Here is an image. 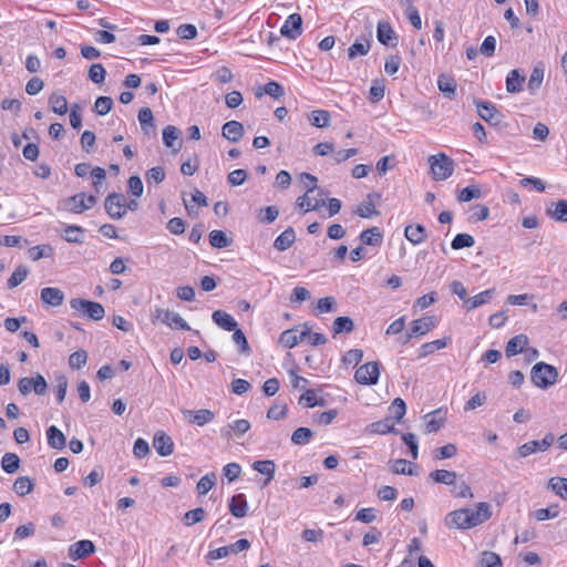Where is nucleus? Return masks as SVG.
<instances>
[{
	"mask_svg": "<svg viewBox=\"0 0 567 567\" xmlns=\"http://www.w3.org/2000/svg\"><path fill=\"white\" fill-rule=\"evenodd\" d=\"M492 515L491 505L481 502L475 509L461 508L449 513L445 516V525L450 528L468 529L483 524Z\"/></svg>",
	"mask_w": 567,
	"mask_h": 567,
	"instance_id": "1",
	"label": "nucleus"
},
{
	"mask_svg": "<svg viewBox=\"0 0 567 567\" xmlns=\"http://www.w3.org/2000/svg\"><path fill=\"white\" fill-rule=\"evenodd\" d=\"M96 202V196H86L84 193H79L60 200L59 209L73 214H82L83 212L92 208Z\"/></svg>",
	"mask_w": 567,
	"mask_h": 567,
	"instance_id": "2",
	"label": "nucleus"
},
{
	"mask_svg": "<svg viewBox=\"0 0 567 567\" xmlns=\"http://www.w3.org/2000/svg\"><path fill=\"white\" fill-rule=\"evenodd\" d=\"M558 378V371L555 367L537 362L530 371V379L535 386L546 389L553 385Z\"/></svg>",
	"mask_w": 567,
	"mask_h": 567,
	"instance_id": "3",
	"label": "nucleus"
},
{
	"mask_svg": "<svg viewBox=\"0 0 567 567\" xmlns=\"http://www.w3.org/2000/svg\"><path fill=\"white\" fill-rule=\"evenodd\" d=\"M429 163L434 181H445L454 172V162L444 153L430 156Z\"/></svg>",
	"mask_w": 567,
	"mask_h": 567,
	"instance_id": "4",
	"label": "nucleus"
},
{
	"mask_svg": "<svg viewBox=\"0 0 567 567\" xmlns=\"http://www.w3.org/2000/svg\"><path fill=\"white\" fill-rule=\"evenodd\" d=\"M300 177L301 181L305 183L306 181H310L311 186L307 188V192L302 196L297 198V207L303 209L305 212L319 209L321 206L324 205V200L321 198H313L315 202L312 203V198L310 197V194H312L317 189V177L309 173H302Z\"/></svg>",
	"mask_w": 567,
	"mask_h": 567,
	"instance_id": "5",
	"label": "nucleus"
},
{
	"mask_svg": "<svg viewBox=\"0 0 567 567\" xmlns=\"http://www.w3.org/2000/svg\"><path fill=\"white\" fill-rule=\"evenodd\" d=\"M70 306L72 309L82 312L84 316L94 321L103 319L105 315L104 307L95 301H90L81 298H73L70 300Z\"/></svg>",
	"mask_w": 567,
	"mask_h": 567,
	"instance_id": "6",
	"label": "nucleus"
},
{
	"mask_svg": "<svg viewBox=\"0 0 567 567\" xmlns=\"http://www.w3.org/2000/svg\"><path fill=\"white\" fill-rule=\"evenodd\" d=\"M152 319L153 321L159 320L172 329L190 330V327L184 318L179 313L171 310L156 307L152 312Z\"/></svg>",
	"mask_w": 567,
	"mask_h": 567,
	"instance_id": "7",
	"label": "nucleus"
},
{
	"mask_svg": "<svg viewBox=\"0 0 567 567\" xmlns=\"http://www.w3.org/2000/svg\"><path fill=\"white\" fill-rule=\"evenodd\" d=\"M380 377V367L375 361L367 362L357 369L354 379L359 384L372 385L375 384Z\"/></svg>",
	"mask_w": 567,
	"mask_h": 567,
	"instance_id": "8",
	"label": "nucleus"
},
{
	"mask_svg": "<svg viewBox=\"0 0 567 567\" xmlns=\"http://www.w3.org/2000/svg\"><path fill=\"white\" fill-rule=\"evenodd\" d=\"M104 208L113 219H121L125 216V197L120 193H111L106 196Z\"/></svg>",
	"mask_w": 567,
	"mask_h": 567,
	"instance_id": "9",
	"label": "nucleus"
},
{
	"mask_svg": "<svg viewBox=\"0 0 567 567\" xmlns=\"http://www.w3.org/2000/svg\"><path fill=\"white\" fill-rule=\"evenodd\" d=\"M302 329L298 333V327L293 329H288L284 331L279 337V342L288 349L296 347L300 341H303L307 336L310 333L311 326L308 322H305L300 326Z\"/></svg>",
	"mask_w": 567,
	"mask_h": 567,
	"instance_id": "10",
	"label": "nucleus"
},
{
	"mask_svg": "<svg viewBox=\"0 0 567 567\" xmlns=\"http://www.w3.org/2000/svg\"><path fill=\"white\" fill-rule=\"evenodd\" d=\"M250 547V543L246 538L238 539L231 545L223 546L217 549L210 550L206 558L208 561L210 560H217L224 557L229 556L230 554H238L243 550H246Z\"/></svg>",
	"mask_w": 567,
	"mask_h": 567,
	"instance_id": "11",
	"label": "nucleus"
},
{
	"mask_svg": "<svg viewBox=\"0 0 567 567\" xmlns=\"http://www.w3.org/2000/svg\"><path fill=\"white\" fill-rule=\"evenodd\" d=\"M302 33V18L299 13H291L280 28V35L296 40Z\"/></svg>",
	"mask_w": 567,
	"mask_h": 567,
	"instance_id": "12",
	"label": "nucleus"
},
{
	"mask_svg": "<svg viewBox=\"0 0 567 567\" xmlns=\"http://www.w3.org/2000/svg\"><path fill=\"white\" fill-rule=\"evenodd\" d=\"M555 436L553 433H547L540 441H529L518 449L520 457H526L538 451H546L554 443Z\"/></svg>",
	"mask_w": 567,
	"mask_h": 567,
	"instance_id": "13",
	"label": "nucleus"
},
{
	"mask_svg": "<svg viewBox=\"0 0 567 567\" xmlns=\"http://www.w3.org/2000/svg\"><path fill=\"white\" fill-rule=\"evenodd\" d=\"M95 553V545L89 539L79 540L69 548V556L73 560L83 559Z\"/></svg>",
	"mask_w": 567,
	"mask_h": 567,
	"instance_id": "14",
	"label": "nucleus"
},
{
	"mask_svg": "<svg viewBox=\"0 0 567 567\" xmlns=\"http://www.w3.org/2000/svg\"><path fill=\"white\" fill-rule=\"evenodd\" d=\"M182 132L174 125H167L163 130V143L166 147L172 148L174 153H177L182 148Z\"/></svg>",
	"mask_w": 567,
	"mask_h": 567,
	"instance_id": "15",
	"label": "nucleus"
},
{
	"mask_svg": "<svg viewBox=\"0 0 567 567\" xmlns=\"http://www.w3.org/2000/svg\"><path fill=\"white\" fill-rule=\"evenodd\" d=\"M153 446L161 456H169L174 452V442L169 435L163 431L155 433Z\"/></svg>",
	"mask_w": 567,
	"mask_h": 567,
	"instance_id": "16",
	"label": "nucleus"
},
{
	"mask_svg": "<svg viewBox=\"0 0 567 567\" xmlns=\"http://www.w3.org/2000/svg\"><path fill=\"white\" fill-rule=\"evenodd\" d=\"M476 109L478 115L489 124H498L501 122L502 114L497 111L495 105L491 102H476Z\"/></svg>",
	"mask_w": 567,
	"mask_h": 567,
	"instance_id": "17",
	"label": "nucleus"
},
{
	"mask_svg": "<svg viewBox=\"0 0 567 567\" xmlns=\"http://www.w3.org/2000/svg\"><path fill=\"white\" fill-rule=\"evenodd\" d=\"M425 432L434 433L437 432L446 421V412L442 409H437L424 415Z\"/></svg>",
	"mask_w": 567,
	"mask_h": 567,
	"instance_id": "18",
	"label": "nucleus"
},
{
	"mask_svg": "<svg viewBox=\"0 0 567 567\" xmlns=\"http://www.w3.org/2000/svg\"><path fill=\"white\" fill-rule=\"evenodd\" d=\"M184 416L188 420L189 423L203 426L209 422H212L215 417L213 411L208 409L200 410H183Z\"/></svg>",
	"mask_w": 567,
	"mask_h": 567,
	"instance_id": "19",
	"label": "nucleus"
},
{
	"mask_svg": "<svg viewBox=\"0 0 567 567\" xmlns=\"http://www.w3.org/2000/svg\"><path fill=\"white\" fill-rule=\"evenodd\" d=\"M377 39L380 43L391 47H395L398 41V37L391 24L385 21H379L377 27Z\"/></svg>",
	"mask_w": 567,
	"mask_h": 567,
	"instance_id": "20",
	"label": "nucleus"
},
{
	"mask_svg": "<svg viewBox=\"0 0 567 567\" xmlns=\"http://www.w3.org/2000/svg\"><path fill=\"white\" fill-rule=\"evenodd\" d=\"M41 301L50 307H59L64 301V292L60 288L47 287L41 290Z\"/></svg>",
	"mask_w": 567,
	"mask_h": 567,
	"instance_id": "21",
	"label": "nucleus"
},
{
	"mask_svg": "<svg viewBox=\"0 0 567 567\" xmlns=\"http://www.w3.org/2000/svg\"><path fill=\"white\" fill-rule=\"evenodd\" d=\"M221 135L231 143H237L244 136V126L238 121L226 122L221 127Z\"/></svg>",
	"mask_w": 567,
	"mask_h": 567,
	"instance_id": "22",
	"label": "nucleus"
},
{
	"mask_svg": "<svg viewBox=\"0 0 567 567\" xmlns=\"http://www.w3.org/2000/svg\"><path fill=\"white\" fill-rule=\"evenodd\" d=\"M435 327L433 317H424L413 320L410 327V337L424 336Z\"/></svg>",
	"mask_w": 567,
	"mask_h": 567,
	"instance_id": "23",
	"label": "nucleus"
},
{
	"mask_svg": "<svg viewBox=\"0 0 567 567\" xmlns=\"http://www.w3.org/2000/svg\"><path fill=\"white\" fill-rule=\"evenodd\" d=\"M229 511L236 518H243L247 514V499L244 494L234 495L229 501Z\"/></svg>",
	"mask_w": 567,
	"mask_h": 567,
	"instance_id": "24",
	"label": "nucleus"
},
{
	"mask_svg": "<svg viewBox=\"0 0 567 567\" xmlns=\"http://www.w3.org/2000/svg\"><path fill=\"white\" fill-rule=\"evenodd\" d=\"M525 80V75L519 70H512L506 76V91L512 94L520 92Z\"/></svg>",
	"mask_w": 567,
	"mask_h": 567,
	"instance_id": "25",
	"label": "nucleus"
},
{
	"mask_svg": "<svg viewBox=\"0 0 567 567\" xmlns=\"http://www.w3.org/2000/svg\"><path fill=\"white\" fill-rule=\"evenodd\" d=\"M296 241V233L292 227L285 229L274 241V247L278 251L289 249Z\"/></svg>",
	"mask_w": 567,
	"mask_h": 567,
	"instance_id": "26",
	"label": "nucleus"
},
{
	"mask_svg": "<svg viewBox=\"0 0 567 567\" xmlns=\"http://www.w3.org/2000/svg\"><path fill=\"white\" fill-rule=\"evenodd\" d=\"M212 319L219 328L226 331L235 330V328L238 326L234 317L223 310L214 311Z\"/></svg>",
	"mask_w": 567,
	"mask_h": 567,
	"instance_id": "27",
	"label": "nucleus"
},
{
	"mask_svg": "<svg viewBox=\"0 0 567 567\" xmlns=\"http://www.w3.org/2000/svg\"><path fill=\"white\" fill-rule=\"evenodd\" d=\"M404 236L413 245H419L425 240L426 230L421 224L408 225L404 229Z\"/></svg>",
	"mask_w": 567,
	"mask_h": 567,
	"instance_id": "28",
	"label": "nucleus"
},
{
	"mask_svg": "<svg viewBox=\"0 0 567 567\" xmlns=\"http://www.w3.org/2000/svg\"><path fill=\"white\" fill-rule=\"evenodd\" d=\"M250 422L246 419L236 420L227 425L226 429L223 430L224 435L230 437L235 434L237 437L243 436L250 430Z\"/></svg>",
	"mask_w": 567,
	"mask_h": 567,
	"instance_id": "29",
	"label": "nucleus"
},
{
	"mask_svg": "<svg viewBox=\"0 0 567 567\" xmlns=\"http://www.w3.org/2000/svg\"><path fill=\"white\" fill-rule=\"evenodd\" d=\"M138 121L144 134L150 135L155 133L154 116L150 107H142L138 111Z\"/></svg>",
	"mask_w": 567,
	"mask_h": 567,
	"instance_id": "30",
	"label": "nucleus"
},
{
	"mask_svg": "<svg viewBox=\"0 0 567 567\" xmlns=\"http://www.w3.org/2000/svg\"><path fill=\"white\" fill-rule=\"evenodd\" d=\"M495 295V289H487L466 300L465 310L471 311L487 303Z\"/></svg>",
	"mask_w": 567,
	"mask_h": 567,
	"instance_id": "31",
	"label": "nucleus"
},
{
	"mask_svg": "<svg viewBox=\"0 0 567 567\" xmlns=\"http://www.w3.org/2000/svg\"><path fill=\"white\" fill-rule=\"evenodd\" d=\"M47 439L49 446L55 450L64 449L66 443L64 434L55 425L47 430Z\"/></svg>",
	"mask_w": 567,
	"mask_h": 567,
	"instance_id": "32",
	"label": "nucleus"
},
{
	"mask_svg": "<svg viewBox=\"0 0 567 567\" xmlns=\"http://www.w3.org/2000/svg\"><path fill=\"white\" fill-rule=\"evenodd\" d=\"M367 430L369 433L381 435L388 433H396L394 422L391 421V417H385L384 420L373 422L370 425H368Z\"/></svg>",
	"mask_w": 567,
	"mask_h": 567,
	"instance_id": "33",
	"label": "nucleus"
},
{
	"mask_svg": "<svg viewBox=\"0 0 567 567\" xmlns=\"http://www.w3.org/2000/svg\"><path fill=\"white\" fill-rule=\"evenodd\" d=\"M252 468L257 472H259L260 474L262 475H266V480L264 482V485H268L269 482L274 478L275 476V471H276V464L274 461H270V460H266V461H255L252 463Z\"/></svg>",
	"mask_w": 567,
	"mask_h": 567,
	"instance_id": "34",
	"label": "nucleus"
},
{
	"mask_svg": "<svg viewBox=\"0 0 567 567\" xmlns=\"http://www.w3.org/2000/svg\"><path fill=\"white\" fill-rule=\"evenodd\" d=\"M528 343V338L525 334H518L509 339L506 344V355L513 357L522 352L524 347Z\"/></svg>",
	"mask_w": 567,
	"mask_h": 567,
	"instance_id": "35",
	"label": "nucleus"
},
{
	"mask_svg": "<svg viewBox=\"0 0 567 567\" xmlns=\"http://www.w3.org/2000/svg\"><path fill=\"white\" fill-rule=\"evenodd\" d=\"M457 474L447 470H435L430 473V478L435 483L456 485Z\"/></svg>",
	"mask_w": 567,
	"mask_h": 567,
	"instance_id": "36",
	"label": "nucleus"
},
{
	"mask_svg": "<svg viewBox=\"0 0 567 567\" xmlns=\"http://www.w3.org/2000/svg\"><path fill=\"white\" fill-rule=\"evenodd\" d=\"M383 235L378 227H371L360 234V240L367 246H379L382 243Z\"/></svg>",
	"mask_w": 567,
	"mask_h": 567,
	"instance_id": "37",
	"label": "nucleus"
},
{
	"mask_svg": "<svg viewBox=\"0 0 567 567\" xmlns=\"http://www.w3.org/2000/svg\"><path fill=\"white\" fill-rule=\"evenodd\" d=\"M209 244L212 247L223 249L231 245V239L223 230H212L209 233Z\"/></svg>",
	"mask_w": 567,
	"mask_h": 567,
	"instance_id": "38",
	"label": "nucleus"
},
{
	"mask_svg": "<svg viewBox=\"0 0 567 567\" xmlns=\"http://www.w3.org/2000/svg\"><path fill=\"white\" fill-rule=\"evenodd\" d=\"M405 411V402L401 398H396L389 406L390 415L388 417H391V421H393L394 423H399L403 419Z\"/></svg>",
	"mask_w": 567,
	"mask_h": 567,
	"instance_id": "39",
	"label": "nucleus"
},
{
	"mask_svg": "<svg viewBox=\"0 0 567 567\" xmlns=\"http://www.w3.org/2000/svg\"><path fill=\"white\" fill-rule=\"evenodd\" d=\"M354 329L353 320L350 317H338L333 321L332 330H333V337H336L339 333L346 332L350 333Z\"/></svg>",
	"mask_w": 567,
	"mask_h": 567,
	"instance_id": "40",
	"label": "nucleus"
},
{
	"mask_svg": "<svg viewBox=\"0 0 567 567\" xmlns=\"http://www.w3.org/2000/svg\"><path fill=\"white\" fill-rule=\"evenodd\" d=\"M544 80V66L542 64L534 66L527 87L532 94H534L542 85Z\"/></svg>",
	"mask_w": 567,
	"mask_h": 567,
	"instance_id": "41",
	"label": "nucleus"
},
{
	"mask_svg": "<svg viewBox=\"0 0 567 567\" xmlns=\"http://www.w3.org/2000/svg\"><path fill=\"white\" fill-rule=\"evenodd\" d=\"M446 346H447V339H445V338L437 339V340H434L431 342H426V343L422 344L421 348L419 349V357L425 358L429 354H432L435 351L445 348Z\"/></svg>",
	"mask_w": 567,
	"mask_h": 567,
	"instance_id": "42",
	"label": "nucleus"
},
{
	"mask_svg": "<svg viewBox=\"0 0 567 567\" xmlns=\"http://www.w3.org/2000/svg\"><path fill=\"white\" fill-rule=\"evenodd\" d=\"M289 386L293 390H316L315 384H312L308 379H305L298 375L295 371L289 372Z\"/></svg>",
	"mask_w": 567,
	"mask_h": 567,
	"instance_id": "43",
	"label": "nucleus"
},
{
	"mask_svg": "<svg viewBox=\"0 0 567 567\" xmlns=\"http://www.w3.org/2000/svg\"><path fill=\"white\" fill-rule=\"evenodd\" d=\"M547 487L563 499H567V478L551 477L548 481Z\"/></svg>",
	"mask_w": 567,
	"mask_h": 567,
	"instance_id": "44",
	"label": "nucleus"
},
{
	"mask_svg": "<svg viewBox=\"0 0 567 567\" xmlns=\"http://www.w3.org/2000/svg\"><path fill=\"white\" fill-rule=\"evenodd\" d=\"M49 104L51 106L52 112H54L55 114L64 115L68 112V101L63 95L53 93L49 97Z\"/></svg>",
	"mask_w": 567,
	"mask_h": 567,
	"instance_id": "45",
	"label": "nucleus"
},
{
	"mask_svg": "<svg viewBox=\"0 0 567 567\" xmlns=\"http://www.w3.org/2000/svg\"><path fill=\"white\" fill-rule=\"evenodd\" d=\"M370 50V41L367 39H357L354 43L348 49L349 59H354L358 55H365Z\"/></svg>",
	"mask_w": 567,
	"mask_h": 567,
	"instance_id": "46",
	"label": "nucleus"
},
{
	"mask_svg": "<svg viewBox=\"0 0 567 567\" xmlns=\"http://www.w3.org/2000/svg\"><path fill=\"white\" fill-rule=\"evenodd\" d=\"M33 482L29 476H20L13 483V491L19 496H25L33 489Z\"/></svg>",
	"mask_w": 567,
	"mask_h": 567,
	"instance_id": "47",
	"label": "nucleus"
},
{
	"mask_svg": "<svg viewBox=\"0 0 567 567\" xmlns=\"http://www.w3.org/2000/svg\"><path fill=\"white\" fill-rule=\"evenodd\" d=\"M299 404L303 408H313V406H324L326 400L323 398H319L317 392H303L299 398Z\"/></svg>",
	"mask_w": 567,
	"mask_h": 567,
	"instance_id": "48",
	"label": "nucleus"
},
{
	"mask_svg": "<svg viewBox=\"0 0 567 567\" xmlns=\"http://www.w3.org/2000/svg\"><path fill=\"white\" fill-rule=\"evenodd\" d=\"M1 466L9 474L16 473L20 466V458L14 453H6L2 456Z\"/></svg>",
	"mask_w": 567,
	"mask_h": 567,
	"instance_id": "49",
	"label": "nucleus"
},
{
	"mask_svg": "<svg viewBox=\"0 0 567 567\" xmlns=\"http://www.w3.org/2000/svg\"><path fill=\"white\" fill-rule=\"evenodd\" d=\"M437 86L442 93L451 97L455 93L456 82L454 81V79L442 74L437 79Z\"/></svg>",
	"mask_w": 567,
	"mask_h": 567,
	"instance_id": "50",
	"label": "nucleus"
},
{
	"mask_svg": "<svg viewBox=\"0 0 567 567\" xmlns=\"http://www.w3.org/2000/svg\"><path fill=\"white\" fill-rule=\"evenodd\" d=\"M28 274H29V269L25 267V266H18L14 271L12 272V275L10 276V278L8 279V287L10 289H13L16 287H18L21 282H23L25 280V278L28 277Z\"/></svg>",
	"mask_w": 567,
	"mask_h": 567,
	"instance_id": "51",
	"label": "nucleus"
},
{
	"mask_svg": "<svg viewBox=\"0 0 567 567\" xmlns=\"http://www.w3.org/2000/svg\"><path fill=\"white\" fill-rule=\"evenodd\" d=\"M475 244V239L472 235L470 234H457L452 243H451V247L452 249L454 250H460V249H463V248H470V247H473Z\"/></svg>",
	"mask_w": 567,
	"mask_h": 567,
	"instance_id": "52",
	"label": "nucleus"
},
{
	"mask_svg": "<svg viewBox=\"0 0 567 567\" xmlns=\"http://www.w3.org/2000/svg\"><path fill=\"white\" fill-rule=\"evenodd\" d=\"M29 257L37 261L41 258H50L53 256V248L50 245H38L29 249Z\"/></svg>",
	"mask_w": 567,
	"mask_h": 567,
	"instance_id": "53",
	"label": "nucleus"
},
{
	"mask_svg": "<svg viewBox=\"0 0 567 567\" xmlns=\"http://www.w3.org/2000/svg\"><path fill=\"white\" fill-rule=\"evenodd\" d=\"M206 512L202 507H197L195 509L188 511L184 514L183 522L186 526H192L194 524L200 523L205 519Z\"/></svg>",
	"mask_w": 567,
	"mask_h": 567,
	"instance_id": "54",
	"label": "nucleus"
},
{
	"mask_svg": "<svg viewBox=\"0 0 567 567\" xmlns=\"http://www.w3.org/2000/svg\"><path fill=\"white\" fill-rule=\"evenodd\" d=\"M313 432L308 427H298L291 435V441L296 445H305L312 439Z\"/></svg>",
	"mask_w": 567,
	"mask_h": 567,
	"instance_id": "55",
	"label": "nucleus"
},
{
	"mask_svg": "<svg viewBox=\"0 0 567 567\" xmlns=\"http://www.w3.org/2000/svg\"><path fill=\"white\" fill-rule=\"evenodd\" d=\"M216 484V475L214 473H209L204 475L196 485V489L199 495L207 494Z\"/></svg>",
	"mask_w": 567,
	"mask_h": 567,
	"instance_id": "56",
	"label": "nucleus"
},
{
	"mask_svg": "<svg viewBox=\"0 0 567 567\" xmlns=\"http://www.w3.org/2000/svg\"><path fill=\"white\" fill-rule=\"evenodd\" d=\"M279 216V209L277 206H267L266 208H261L258 213V220L261 224H271Z\"/></svg>",
	"mask_w": 567,
	"mask_h": 567,
	"instance_id": "57",
	"label": "nucleus"
},
{
	"mask_svg": "<svg viewBox=\"0 0 567 567\" xmlns=\"http://www.w3.org/2000/svg\"><path fill=\"white\" fill-rule=\"evenodd\" d=\"M310 122L316 127H327L330 122V113L324 110L312 111Z\"/></svg>",
	"mask_w": 567,
	"mask_h": 567,
	"instance_id": "58",
	"label": "nucleus"
},
{
	"mask_svg": "<svg viewBox=\"0 0 567 567\" xmlns=\"http://www.w3.org/2000/svg\"><path fill=\"white\" fill-rule=\"evenodd\" d=\"M84 229L76 225L66 226L64 229V238L69 243L80 244L83 241L82 235Z\"/></svg>",
	"mask_w": 567,
	"mask_h": 567,
	"instance_id": "59",
	"label": "nucleus"
},
{
	"mask_svg": "<svg viewBox=\"0 0 567 567\" xmlns=\"http://www.w3.org/2000/svg\"><path fill=\"white\" fill-rule=\"evenodd\" d=\"M86 361H87V353L83 349H80V350L73 352L69 357V365L73 370H80L82 367L85 365Z\"/></svg>",
	"mask_w": 567,
	"mask_h": 567,
	"instance_id": "60",
	"label": "nucleus"
},
{
	"mask_svg": "<svg viewBox=\"0 0 567 567\" xmlns=\"http://www.w3.org/2000/svg\"><path fill=\"white\" fill-rule=\"evenodd\" d=\"M481 197H482L481 188L477 185H470L460 192V194L457 196V200L458 202H470L472 199L481 198Z\"/></svg>",
	"mask_w": 567,
	"mask_h": 567,
	"instance_id": "61",
	"label": "nucleus"
},
{
	"mask_svg": "<svg viewBox=\"0 0 567 567\" xmlns=\"http://www.w3.org/2000/svg\"><path fill=\"white\" fill-rule=\"evenodd\" d=\"M87 76L93 83L101 84L105 80L106 71L101 63H94L90 66Z\"/></svg>",
	"mask_w": 567,
	"mask_h": 567,
	"instance_id": "62",
	"label": "nucleus"
},
{
	"mask_svg": "<svg viewBox=\"0 0 567 567\" xmlns=\"http://www.w3.org/2000/svg\"><path fill=\"white\" fill-rule=\"evenodd\" d=\"M550 216L560 223L567 221V200L560 199L556 203L555 208L550 212Z\"/></svg>",
	"mask_w": 567,
	"mask_h": 567,
	"instance_id": "63",
	"label": "nucleus"
},
{
	"mask_svg": "<svg viewBox=\"0 0 567 567\" xmlns=\"http://www.w3.org/2000/svg\"><path fill=\"white\" fill-rule=\"evenodd\" d=\"M481 567H502V559L493 551H484L481 558Z\"/></svg>",
	"mask_w": 567,
	"mask_h": 567,
	"instance_id": "64",
	"label": "nucleus"
}]
</instances>
